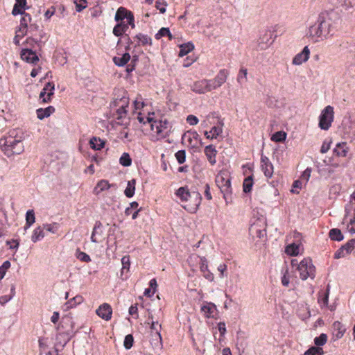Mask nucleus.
Here are the masks:
<instances>
[{
    "label": "nucleus",
    "mask_w": 355,
    "mask_h": 355,
    "mask_svg": "<svg viewBox=\"0 0 355 355\" xmlns=\"http://www.w3.org/2000/svg\"><path fill=\"white\" fill-rule=\"evenodd\" d=\"M24 138V133L21 130L13 129L10 130L7 136L0 139V146L2 150L8 156L21 154L24 150L22 143Z\"/></svg>",
    "instance_id": "nucleus-1"
},
{
    "label": "nucleus",
    "mask_w": 355,
    "mask_h": 355,
    "mask_svg": "<svg viewBox=\"0 0 355 355\" xmlns=\"http://www.w3.org/2000/svg\"><path fill=\"white\" fill-rule=\"evenodd\" d=\"M334 28L331 17L320 16L318 21L313 25L310 26L306 35L313 38L315 42H318L319 39L322 40L331 35Z\"/></svg>",
    "instance_id": "nucleus-2"
},
{
    "label": "nucleus",
    "mask_w": 355,
    "mask_h": 355,
    "mask_svg": "<svg viewBox=\"0 0 355 355\" xmlns=\"http://www.w3.org/2000/svg\"><path fill=\"white\" fill-rule=\"evenodd\" d=\"M175 195L182 202H188L183 207L191 213H195L198 210L202 201L200 193L196 190H189L187 187H180Z\"/></svg>",
    "instance_id": "nucleus-3"
},
{
    "label": "nucleus",
    "mask_w": 355,
    "mask_h": 355,
    "mask_svg": "<svg viewBox=\"0 0 355 355\" xmlns=\"http://www.w3.org/2000/svg\"><path fill=\"white\" fill-rule=\"evenodd\" d=\"M129 105V98L124 94L123 96L120 98H116L112 103V107H116V113L114 114V116L116 119L119 121L118 123L120 125H127L129 121V118L127 116L128 111L126 110Z\"/></svg>",
    "instance_id": "nucleus-4"
},
{
    "label": "nucleus",
    "mask_w": 355,
    "mask_h": 355,
    "mask_svg": "<svg viewBox=\"0 0 355 355\" xmlns=\"http://www.w3.org/2000/svg\"><path fill=\"white\" fill-rule=\"evenodd\" d=\"M293 267L297 266V269L300 273V277L302 280H306L309 277L314 279L315 276V268L310 258H304L300 262L296 259L291 261Z\"/></svg>",
    "instance_id": "nucleus-5"
},
{
    "label": "nucleus",
    "mask_w": 355,
    "mask_h": 355,
    "mask_svg": "<svg viewBox=\"0 0 355 355\" xmlns=\"http://www.w3.org/2000/svg\"><path fill=\"white\" fill-rule=\"evenodd\" d=\"M216 183L223 193L225 200L232 193L230 176L227 171H220L216 178Z\"/></svg>",
    "instance_id": "nucleus-6"
},
{
    "label": "nucleus",
    "mask_w": 355,
    "mask_h": 355,
    "mask_svg": "<svg viewBox=\"0 0 355 355\" xmlns=\"http://www.w3.org/2000/svg\"><path fill=\"white\" fill-rule=\"evenodd\" d=\"M334 107L328 105L322 111L319 117V127L327 130L331 127L334 120Z\"/></svg>",
    "instance_id": "nucleus-7"
},
{
    "label": "nucleus",
    "mask_w": 355,
    "mask_h": 355,
    "mask_svg": "<svg viewBox=\"0 0 355 355\" xmlns=\"http://www.w3.org/2000/svg\"><path fill=\"white\" fill-rule=\"evenodd\" d=\"M345 212L343 223L347 221L348 232L352 234H355V207L353 209L352 205H347L345 208Z\"/></svg>",
    "instance_id": "nucleus-8"
},
{
    "label": "nucleus",
    "mask_w": 355,
    "mask_h": 355,
    "mask_svg": "<svg viewBox=\"0 0 355 355\" xmlns=\"http://www.w3.org/2000/svg\"><path fill=\"white\" fill-rule=\"evenodd\" d=\"M228 75L229 72L227 69H220L214 79H207L209 88L210 87L211 90H214L220 87L226 82Z\"/></svg>",
    "instance_id": "nucleus-9"
},
{
    "label": "nucleus",
    "mask_w": 355,
    "mask_h": 355,
    "mask_svg": "<svg viewBox=\"0 0 355 355\" xmlns=\"http://www.w3.org/2000/svg\"><path fill=\"white\" fill-rule=\"evenodd\" d=\"M342 125L343 137L351 142L355 140V121L347 119L343 121Z\"/></svg>",
    "instance_id": "nucleus-10"
},
{
    "label": "nucleus",
    "mask_w": 355,
    "mask_h": 355,
    "mask_svg": "<svg viewBox=\"0 0 355 355\" xmlns=\"http://www.w3.org/2000/svg\"><path fill=\"white\" fill-rule=\"evenodd\" d=\"M272 33L270 31H266L261 35L257 40V50L266 49L272 42Z\"/></svg>",
    "instance_id": "nucleus-11"
},
{
    "label": "nucleus",
    "mask_w": 355,
    "mask_h": 355,
    "mask_svg": "<svg viewBox=\"0 0 355 355\" xmlns=\"http://www.w3.org/2000/svg\"><path fill=\"white\" fill-rule=\"evenodd\" d=\"M151 128L155 130L158 135H168L170 132L171 127L169 123L166 119L159 120V121H155L151 124Z\"/></svg>",
    "instance_id": "nucleus-12"
},
{
    "label": "nucleus",
    "mask_w": 355,
    "mask_h": 355,
    "mask_svg": "<svg viewBox=\"0 0 355 355\" xmlns=\"http://www.w3.org/2000/svg\"><path fill=\"white\" fill-rule=\"evenodd\" d=\"M55 85L53 83H46L40 94V98L43 103H49L54 94Z\"/></svg>",
    "instance_id": "nucleus-13"
},
{
    "label": "nucleus",
    "mask_w": 355,
    "mask_h": 355,
    "mask_svg": "<svg viewBox=\"0 0 355 355\" xmlns=\"http://www.w3.org/2000/svg\"><path fill=\"white\" fill-rule=\"evenodd\" d=\"M44 36L45 33L43 32V31L40 30L39 31L38 35L37 34H31V36L26 38V43L27 45L33 48H35V46L41 48L44 44L42 39Z\"/></svg>",
    "instance_id": "nucleus-14"
},
{
    "label": "nucleus",
    "mask_w": 355,
    "mask_h": 355,
    "mask_svg": "<svg viewBox=\"0 0 355 355\" xmlns=\"http://www.w3.org/2000/svg\"><path fill=\"white\" fill-rule=\"evenodd\" d=\"M96 313L100 318L108 321L112 318V309L110 304L104 303L96 309Z\"/></svg>",
    "instance_id": "nucleus-15"
},
{
    "label": "nucleus",
    "mask_w": 355,
    "mask_h": 355,
    "mask_svg": "<svg viewBox=\"0 0 355 355\" xmlns=\"http://www.w3.org/2000/svg\"><path fill=\"white\" fill-rule=\"evenodd\" d=\"M310 56V50L307 46H304L303 50L297 53L293 59L292 63L294 65H300L306 62Z\"/></svg>",
    "instance_id": "nucleus-16"
},
{
    "label": "nucleus",
    "mask_w": 355,
    "mask_h": 355,
    "mask_svg": "<svg viewBox=\"0 0 355 355\" xmlns=\"http://www.w3.org/2000/svg\"><path fill=\"white\" fill-rule=\"evenodd\" d=\"M261 169L266 178H271L273 174V165L268 157L261 155Z\"/></svg>",
    "instance_id": "nucleus-17"
},
{
    "label": "nucleus",
    "mask_w": 355,
    "mask_h": 355,
    "mask_svg": "<svg viewBox=\"0 0 355 355\" xmlns=\"http://www.w3.org/2000/svg\"><path fill=\"white\" fill-rule=\"evenodd\" d=\"M201 312L207 318H211L214 317V314L217 311L216 306L212 302H203L200 309Z\"/></svg>",
    "instance_id": "nucleus-18"
},
{
    "label": "nucleus",
    "mask_w": 355,
    "mask_h": 355,
    "mask_svg": "<svg viewBox=\"0 0 355 355\" xmlns=\"http://www.w3.org/2000/svg\"><path fill=\"white\" fill-rule=\"evenodd\" d=\"M191 89L198 94H205L211 91L210 87L209 88L207 79L195 82L191 87Z\"/></svg>",
    "instance_id": "nucleus-19"
},
{
    "label": "nucleus",
    "mask_w": 355,
    "mask_h": 355,
    "mask_svg": "<svg viewBox=\"0 0 355 355\" xmlns=\"http://www.w3.org/2000/svg\"><path fill=\"white\" fill-rule=\"evenodd\" d=\"M21 58L26 62L32 64H35L39 60L35 51L28 49H24L21 51Z\"/></svg>",
    "instance_id": "nucleus-20"
},
{
    "label": "nucleus",
    "mask_w": 355,
    "mask_h": 355,
    "mask_svg": "<svg viewBox=\"0 0 355 355\" xmlns=\"http://www.w3.org/2000/svg\"><path fill=\"white\" fill-rule=\"evenodd\" d=\"M103 235V225L100 221H96L94 227L93 228V231L91 235V241L93 243H99L101 240L99 237H101Z\"/></svg>",
    "instance_id": "nucleus-21"
},
{
    "label": "nucleus",
    "mask_w": 355,
    "mask_h": 355,
    "mask_svg": "<svg viewBox=\"0 0 355 355\" xmlns=\"http://www.w3.org/2000/svg\"><path fill=\"white\" fill-rule=\"evenodd\" d=\"M200 271L203 273V276L209 281L214 280L213 274L208 269V262L205 257L200 258Z\"/></svg>",
    "instance_id": "nucleus-22"
},
{
    "label": "nucleus",
    "mask_w": 355,
    "mask_h": 355,
    "mask_svg": "<svg viewBox=\"0 0 355 355\" xmlns=\"http://www.w3.org/2000/svg\"><path fill=\"white\" fill-rule=\"evenodd\" d=\"M205 153L207 157L209 162L211 165H214L216 162V156L217 151L212 145L207 146L205 148Z\"/></svg>",
    "instance_id": "nucleus-23"
},
{
    "label": "nucleus",
    "mask_w": 355,
    "mask_h": 355,
    "mask_svg": "<svg viewBox=\"0 0 355 355\" xmlns=\"http://www.w3.org/2000/svg\"><path fill=\"white\" fill-rule=\"evenodd\" d=\"M29 33L28 28H26L24 26H19L16 28L15 35L13 39V42L16 45L20 44V40L23 38L27 33Z\"/></svg>",
    "instance_id": "nucleus-24"
},
{
    "label": "nucleus",
    "mask_w": 355,
    "mask_h": 355,
    "mask_svg": "<svg viewBox=\"0 0 355 355\" xmlns=\"http://www.w3.org/2000/svg\"><path fill=\"white\" fill-rule=\"evenodd\" d=\"M55 109L53 106H49L46 108H39L36 110L37 116L39 119L42 120L44 118L50 116L55 112Z\"/></svg>",
    "instance_id": "nucleus-25"
},
{
    "label": "nucleus",
    "mask_w": 355,
    "mask_h": 355,
    "mask_svg": "<svg viewBox=\"0 0 355 355\" xmlns=\"http://www.w3.org/2000/svg\"><path fill=\"white\" fill-rule=\"evenodd\" d=\"M113 184H110L107 180H100L94 189V193L96 195H98L101 192L108 190Z\"/></svg>",
    "instance_id": "nucleus-26"
},
{
    "label": "nucleus",
    "mask_w": 355,
    "mask_h": 355,
    "mask_svg": "<svg viewBox=\"0 0 355 355\" xmlns=\"http://www.w3.org/2000/svg\"><path fill=\"white\" fill-rule=\"evenodd\" d=\"M333 329H334V335L338 339L341 338L343 336V335L346 331V329L344 327V325L338 321H336L334 322Z\"/></svg>",
    "instance_id": "nucleus-27"
},
{
    "label": "nucleus",
    "mask_w": 355,
    "mask_h": 355,
    "mask_svg": "<svg viewBox=\"0 0 355 355\" xmlns=\"http://www.w3.org/2000/svg\"><path fill=\"white\" fill-rule=\"evenodd\" d=\"M45 236L44 230L43 227L38 226L37 227L33 232V234L31 236V241L33 243H36L40 240H42Z\"/></svg>",
    "instance_id": "nucleus-28"
},
{
    "label": "nucleus",
    "mask_w": 355,
    "mask_h": 355,
    "mask_svg": "<svg viewBox=\"0 0 355 355\" xmlns=\"http://www.w3.org/2000/svg\"><path fill=\"white\" fill-rule=\"evenodd\" d=\"M128 29V24H125V22L121 21L119 22L113 28V34L119 37L121 36L123 33H125Z\"/></svg>",
    "instance_id": "nucleus-29"
},
{
    "label": "nucleus",
    "mask_w": 355,
    "mask_h": 355,
    "mask_svg": "<svg viewBox=\"0 0 355 355\" xmlns=\"http://www.w3.org/2000/svg\"><path fill=\"white\" fill-rule=\"evenodd\" d=\"M35 216L33 209H29L26 214V225L24 226V230L26 231L30 227L35 223Z\"/></svg>",
    "instance_id": "nucleus-30"
},
{
    "label": "nucleus",
    "mask_w": 355,
    "mask_h": 355,
    "mask_svg": "<svg viewBox=\"0 0 355 355\" xmlns=\"http://www.w3.org/2000/svg\"><path fill=\"white\" fill-rule=\"evenodd\" d=\"M130 60V55L128 53H125L121 57H114V63L119 67H123Z\"/></svg>",
    "instance_id": "nucleus-31"
},
{
    "label": "nucleus",
    "mask_w": 355,
    "mask_h": 355,
    "mask_svg": "<svg viewBox=\"0 0 355 355\" xmlns=\"http://www.w3.org/2000/svg\"><path fill=\"white\" fill-rule=\"evenodd\" d=\"M348 151V148L346 146V143H338L336 146V148L334 150V152L338 155L340 157L347 156Z\"/></svg>",
    "instance_id": "nucleus-32"
},
{
    "label": "nucleus",
    "mask_w": 355,
    "mask_h": 355,
    "mask_svg": "<svg viewBox=\"0 0 355 355\" xmlns=\"http://www.w3.org/2000/svg\"><path fill=\"white\" fill-rule=\"evenodd\" d=\"M130 12H131L128 11L125 8L120 7L118 8L115 14L114 19L118 22L123 21L124 19H126L128 17V14Z\"/></svg>",
    "instance_id": "nucleus-33"
},
{
    "label": "nucleus",
    "mask_w": 355,
    "mask_h": 355,
    "mask_svg": "<svg viewBox=\"0 0 355 355\" xmlns=\"http://www.w3.org/2000/svg\"><path fill=\"white\" fill-rule=\"evenodd\" d=\"M223 132V129L219 126H214L209 132L205 131V135L207 139H216Z\"/></svg>",
    "instance_id": "nucleus-34"
},
{
    "label": "nucleus",
    "mask_w": 355,
    "mask_h": 355,
    "mask_svg": "<svg viewBox=\"0 0 355 355\" xmlns=\"http://www.w3.org/2000/svg\"><path fill=\"white\" fill-rule=\"evenodd\" d=\"M318 296V303L321 306H327L328 304L329 295V288L327 287L325 291H322L319 293Z\"/></svg>",
    "instance_id": "nucleus-35"
},
{
    "label": "nucleus",
    "mask_w": 355,
    "mask_h": 355,
    "mask_svg": "<svg viewBox=\"0 0 355 355\" xmlns=\"http://www.w3.org/2000/svg\"><path fill=\"white\" fill-rule=\"evenodd\" d=\"M180 49L178 55L180 57H183L194 49V45L191 42H188L180 45Z\"/></svg>",
    "instance_id": "nucleus-36"
},
{
    "label": "nucleus",
    "mask_w": 355,
    "mask_h": 355,
    "mask_svg": "<svg viewBox=\"0 0 355 355\" xmlns=\"http://www.w3.org/2000/svg\"><path fill=\"white\" fill-rule=\"evenodd\" d=\"M136 180L132 179L128 181L124 193L128 198H131L135 194Z\"/></svg>",
    "instance_id": "nucleus-37"
},
{
    "label": "nucleus",
    "mask_w": 355,
    "mask_h": 355,
    "mask_svg": "<svg viewBox=\"0 0 355 355\" xmlns=\"http://www.w3.org/2000/svg\"><path fill=\"white\" fill-rule=\"evenodd\" d=\"M89 144L92 149L98 150L103 148L105 146V141L103 140L95 137L90 139Z\"/></svg>",
    "instance_id": "nucleus-38"
},
{
    "label": "nucleus",
    "mask_w": 355,
    "mask_h": 355,
    "mask_svg": "<svg viewBox=\"0 0 355 355\" xmlns=\"http://www.w3.org/2000/svg\"><path fill=\"white\" fill-rule=\"evenodd\" d=\"M329 237L333 241H340L343 240L344 236L339 229L334 228L329 231Z\"/></svg>",
    "instance_id": "nucleus-39"
},
{
    "label": "nucleus",
    "mask_w": 355,
    "mask_h": 355,
    "mask_svg": "<svg viewBox=\"0 0 355 355\" xmlns=\"http://www.w3.org/2000/svg\"><path fill=\"white\" fill-rule=\"evenodd\" d=\"M285 251L289 255L296 256L300 252V245L295 243H291L286 246Z\"/></svg>",
    "instance_id": "nucleus-40"
},
{
    "label": "nucleus",
    "mask_w": 355,
    "mask_h": 355,
    "mask_svg": "<svg viewBox=\"0 0 355 355\" xmlns=\"http://www.w3.org/2000/svg\"><path fill=\"white\" fill-rule=\"evenodd\" d=\"M135 38L138 40L139 44L142 45H151L152 44V39L147 35L139 33L136 35Z\"/></svg>",
    "instance_id": "nucleus-41"
},
{
    "label": "nucleus",
    "mask_w": 355,
    "mask_h": 355,
    "mask_svg": "<svg viewBox=\"0 0 355 355\" xmlns=\"http://www.w3.org/2000/svg\"><path fill=\"white\" fill-rule=\"evenodd\" d=\"M42 227L44 230L52 234H55L58 232L60 225L57 223H53L44 224Z\"/></svg>",
    "instance_id": "nucleus-42"
},
{
    "label": "nucleus",
    "mask_w": 355,
    "mask_h": 355,
    "mask_svg": "<svg viewBox=\"0 0 355 355\" xmlns=\"http://www.w3.org/2000/svg\"><path fill=\"white\" fill-rule=\"evenodd\" d=\"M252 186H253L252 178L251 176H248V178H245L243 183V191L245 193L250 192L252 190Z\"/></svg>",
    "instance_id": "nucleus-43"
},
{
    "label": "nucleus",
    "mask_w": 355,
    "mask_h": 355,
    "mask_svg": "<svg viewBox=\"0 0 355 355\" xmlns=\"http://www.w3.org/2000/svg\"><path fill=\"white\" fill-rule=\"evenodd\" d=\"M166 35H167L168 37L169 40L173 39V36L170 32L169 28H162L159 29V31L157 32V33H156L155 38L157 40H159L160 38H162V37L166 36Z\"/></svg>",
    "instance_id": "nucleus-44"
},
{
    "label": "nucleus",
    "mask_w": 355,
    "mask_h": 355,
    "mask_svg": "<svg viewBox=\"0 0 355 355\" xmlns=\"http://www.w3.org/2000/svg\"><path fill=\"white\" fill-rule=\"evenodd\" d=\"M119 163L123 166H130L132 164V159L127 153H123L119 159Z\"/></svg>",
    "instance_id": "nucleus-45"
},
{
    "label": "nucleus",
    "mask_w": 355,
    "mask_h": 355,
    "mask_svg": "<svg viewBox=\"0 0 355 355\" xmlns=\"http://www.w3.org/2000/svg\"><path fill=\"white\" fill-rule=\"evenodd\" d=\"M355 247V239H352L348 241L341 248L345 251V254H348L351 253V252L354 250Z\"/></svg>",
    "instance_id": "nucleus-46"
},
{
    "label": "nucleus",
    "mask_w": 355,
    "mask_h": 355,
    "mask_svg": "<svg viewBox=\"0 0 355 355\" xmlns=\"http://www.w3.org/2000/svg\"><path fill=\"white\" fill-rule=\"evenodd\" d=\"M327 341V336L325 334H321L318 337L314 338V344L320 347L324 345Z\"/></svg>",
    "instance_id": "nucleus-47"
},
{
    "label": "nucleus",
    "mask_w": 355,
    "mask_h": 355,
    "mask_svg": "<svg viewBox=\"0 0 355 355\" xmlns=\"http://www.w3.org/2000/svg\"><path fill=\"white\" fill-rule=\"evenodd\" d=\"M151 319H153V318H151ZM150 329H151L152 331H155V333L156 334V335L157 336V337L159 338V339L161 341L162 340V337H161V334H160L161 324H159L157 321L155 322L153 320H152Z\"/></svg>",
    "instance_id": "nucleus-48"
},
{
    "label": "nucleus",
    "mask_w": 355,
    "mask_h": 355,
    "mask_svg": "<svg viewBox=\"0 0 355 355\" xmlns=\"http://www.w3.org/2000/svg\"><path fill=\"white\" fill-rule=\"evenodd\" d=\"M286 138V134L282 131L276 132L272 135L271 139L276 142H282Z\"/></svg>",
    "instance_id": "nucleus-49"
},
{
    "label": "nucleus",
    "mask_w": 355,
    "mask_h": 355,
    "mask_svg": "<svg viewBox=\"0 0 355 355\" xmlns=\"http://www.w3.org/2000/svg\"><path fill=\"white\" fill-rule=\"evenodd\" d=\"M10 266L11 264L9 261H5L0 266V280L4 277L7 270L10 268Z\"/></svg>",
    "instance_id": "nucleus-50"
},
{
    "label": "nucleus",
    "mask_w": 355,
    "mask_h": 355,
    "mask_svg": "<svg viewBox=\"0 0 355 355\" xmlns=\"http://www.w3.org/2000/svg\"><path fill=\"white\" fill-rule=\"evenodd\" d=\"M31 17L29 14L28 13H24L22 15V17L20 20V25L21 26H24V27H26V28H29L28 27V24L31 23Z\"/></svg>",
    "instance_id": "nucleus-51"
},
{
    "label": "nucleus",
    "mask_w": 355,
    "mask_h": 355,
    "mask_svg": "<svg viewBox=\"0 0 355 355\" xmlns=\"http://www.w3.org/2000/svg\"><path fill=\"white\" fill-rule=\"evenodd\" d=\"M133 343L134 338L132 334H128L127 336H125L123 342V345L126 349H130L132 347Z\"/></svg>",
    "instance_id": "nucleus-52"
},
{
    "label": "nucleus",
    "mask_w": 355,
    "mask_h": 355,
    "mask_svg": "<svg viewBox=\"0 0 355 355\" xmlns=\"http://www.w3.org/2000/svg\"><path fill=\"white\" fill-rule=\"evenodd\" d=\"M77 12H81L87 7V0H73Z\"/></svg>",
    "instance_id": "nucleus-53"
},
{
    "label": "nucleus",
    "mask_w": 355,
    "mask_h": 355,
    "mask_svg": "<svg viewBox=\"0 0 355 355\" xmlns=\"http://www.w3.org/2000/svg\"><path fill=\"white\" fill-rule=\"evenodd\" d=\"M121 263H122V268H121V277L123 278V275L124 273V270H128L129 269V267H130V260H129V257H123L122 259H121Z\"/></svg>",
    "instance_id": "nucleus-54"
},
{
    "label": "nucleus",
    "mask_w": 355,
    "mask_h": 355,
    "mask_svg": "<svg viewBox=\"0 0 355 355\" xmlns=\"http://www.w3.org/2000/svg\"><path fill=\"white\" fill-rule=\"evenodd\" d=\"M175 156L179 164H183L186 160V152L184 150H178Z\"/></svg>",
    "instance_id": "nucleus-55"
},
{
    "label": "nucleus",
    "mask_w": 355,
    "mask_h": 355,
    "mask_svg": "<svg viewBox=\"0 0 355 355\" xmlns=\"http://www.w3.org/2000/svg\"><path fill=\"white\" fill-rule=\"evenodd\" d=\"M76 257L79 260H80L82 261L87 262V263L91 261L90 257L85 252L78 251Z\"/></svg>",
    "instance_id": "nucleus-56"
},
{
    "label": "nucleus",
    "mask_w": 355,
    "mask_h": 355,
    "mask_svg": "<svg viewBox=\"0 0 355 355\" xmlns=\"http://www.w3.org/2000/svg\"><path fill=\"white\" fill-rule=\"evenodd\" d=\"M155 3L157 9L159 10L161 13L166 12V3L164 0H157Z\"/></svg>",
    "instance_id": "nucleus-57"
},
{
    "label": "nucleus",
    "mask_w": 355,
    "mask_h": 355,
    "mask_svg": "<svg viewBox=\"0 0 355 355\" xmlns=\"http://www.w3.org/2000/svg\"><path fill=\"white\" fill-rule=\"evenodd\" d=\"M309 353L312 354L313 355H322L324 354V351L321 347H311L309 349Z\"/></svg>",
    "instance_id": "nucleus-58"
},
{
    "label": "nucleus",
    "mask_w": 355,
    "mask_h": 355,
    "mask_svg": "<svg viewBox=\"0 0 355 355\" xmlns=\"http://www.w3.org/2000/svg\"><path fill=\"white\" fill-rule=\"evenodd\" d=\"M256 227H257L256 225H252L251 227V231H255L257 237L261 238L266 235V230L265 229L258 230Z\"/></svg>",
    "instance_id": "nucleus-59"
},
{
    "label": "nucleus",
    "mask_w": 355,
    "mask_h": 355,
    "mask_svg": "<svg viewBox=\"0 0 355 355\" xmlns=\"http://www.w3.org/2000/svg\"><path fill=\"white\" fill-rule=\"evenodd\" d=\"M227 266L225 263L220 264L218 266V270L220 272V277H227V274L225 273V271L227 270Z\"/></svg>",
    "instance_id": "nucleus-60"
},
{
    "label": "nucleus",
    "mask_w": 355,
    "mask_h": 355,
    "mask_svg": "<svg viewBox=\"0 0 355 355\" xmlns=\"http://www.w3.org/2000/svg\"><path fill=\"white\" fill-rule=\"evenodd\" d=\"M187 121L191 125H194L198 124L199 121H198V119L196 116L191 114L187 116Z\"/></svg>",
    "instance_id": "nucleus-61"
},
{
    "label": "nucleus",
    "mask_w": 355,
    "mask_h": 355,
    "mask_svg": "<svg viewBox=\"0 0 355 355\" xmlns=\"http://www.w3.org/2000/svg\"><path fill=\"white\" fill-rule=\"evenodd\" d=\"M330 145H331V141H324L322 146H321V148H320V152L322 153H326L329 149H330Z\"/></svg>",
    "instance_id": "nucleus-62"
},
{
    "label": "nucleus",
    "mask_w": 355,
    "mask_h": 355,
    "mask_svg": "<svg viewBox=\"0 0 355 355\" xmlns=\"http://www.w3.org/2000/svg\"><path fill=\"white\" fill-rule=\"evenodd\" d=\"M126 19H127V24H128V25L131 26V27L132 28H135V18H134V15L132 13V12L128 14V17L126 18Z\"/></svg>",
    "instance_id": "nucleus-63"
},
{
    "label": "nucleus",
    "mask_w": 355,
    "mask_h": 355,
    "mask_svg": "<svg viewBox=\"0 0 355 355\" xmlns=\"http://www.w3.org/2000/svg\"><path fill=\"white\" fill-rule=\"evenodd\" d=\"M24 9H21L19 6H17V5H14V7H13V9L12 10V14L15 16V15H17L19 14L20 15H23L24 14Z\"/></svg>",
    "instance_id": "nucleus-64"
}]
</instances>
